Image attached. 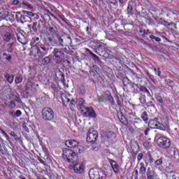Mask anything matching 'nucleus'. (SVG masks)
<instances>
[{"instance_id": "f257e3e1", "label": "nucleus", "mask_w": 179, "mask_h": 179, "mask_svg": "<svg viewBox=\"0 0 179 179\" xmlns=\"http://www.w3.org/2000/svg\"><path fill=\"white\" fill-rule=\"evenodd\" d=\"M63 156L66 162L71 163V164L69 166V169L73 170L76 174H82V173L85 171V165L76 162L78 160V154H76V152L71 149L66 148L63 150Z\"/></svg>"}, {"instance_id": "f03ea898", "label": "nucleus", "mask_w": 179, "mask_h": 179, "mask_svg": "<svg viewBox=\"0 0 179 179\" xmlns=\"http://www.w3.org/2000/svg\"><path fill=\"white\" fill-rule=\"evenodd\" d=\"M30 45H31V55H34V57H38V61L43 59V58L47 55L50 50L48 45H43L40 42H36L34 38H32Z\"/></svg>"}, {"instance_id": "7ed1b4c3", "label": "nucleus", "mask_w": 179, "mask_h": 179, "mask_svg": "<svg viewBox=\"0 0 179 179\" xmlns=\"http://www.w3.org/2000/svg\"><path fill=\"white\" fill-rule=\"evenodd\" d=\"M50 43L58 47H66L72 44V38L71 36H57L56 38H50Z\"/></svg>"}, {"instance_id": "20e7f679", "label": "nucleus", "mask_w": 179, "mask_h": 179, "mask_svg": "<svg viewBox=\"0 0 179 179\" xmlns=\"http://www.w3.org/2000/svg\"><path fill=\"white\" fill-rule=\"evenodd\" d=\"M65 52H68V49L66 48H55L52 52V54H53V61L57 64H61L65 58Z\"/></svg>"}, {"instance_id": "39448f33", "label": "nucleus", "mask_w": 179, "mask_h": 179, "mask_svg": "<svg viewBox=\"0 0 179 179\" xmlns=\"http://www.w3.org/2000/svg\"><path fill=\"white\" fill-rule=\"evenodd\" d=\"M15 19L17 22H20V23H24L28 22V20H31V17L34 16L32 12L22 10L15 13Z\"/></svg>"}, {"instance_id": "423d86ee", "label": "nucleus", "mask_w": 179, "mask_h": 179, "mask_svg": "<svg viewBox=\"0 0 179 179\" xmlns=\"http://www.w3.org/2000/svg\"><path fill=\"white\" fill-rule=\"evenodd\" d=\"M157 143L162 149H169L171 146V141L167 138L161 136L159 134H156Z\"/></svg>"}, {"instance_id": "0eeeda50", "label": "nucleus", "mask_w": 179, "mask_h": 179, "mask_svg": "<svg viewBox=\"0 0 179 179\" xmlns=\"http://www.w3.org/2000/svg\"><path fill=\"white\" fill-rule=\"evenodd\" d=\"M89 177L90 179H106L107 175L100 169H92L89 171Z\"/></svg>"}, {"instance_id": "6e6552de", "label": "nucleus", "mask_w": 179, "mask_h": 179, "mask_svg": "<svg viewBox=\"0 0 179 179\" xmlns=\"http://www.w3.org/2000/svg\"><path fill=\"white\" fill-rule=\"evenodd\" d=\"M55 114L52 108L45 107L42 110V118L45 121H52L54 120Z\"/></svg>"}, {"instance_id": "1a4fd4ad", "label": "nucleus", "mask_w": 179, "mask_h": 179, "mask_svg": "<svg viewBox=\"0 0 179 179\" xmlns=\"http://www.w3.org/2000/svg\"><path fill=\"white\" fill-rule=\"evenodd\" d=\"M97 138H99L97 131L94 130V129H90L87 134V141L90 143H94L97 141Z\"/></svg>"}, {"instance_id": "9d476101", "label": "nucleus", "mask_w": 179, "mask_h": 179, "mask_svg": "<svg viewBox=\"0 0 179 179\" xmlns=\"http://www.w3.org/2000/svg\"><path fill=\"white\" fill-rule=\"evenodd\" d=\"M168 153L171 156V157H173L174 162H179V151L176 148H171L168 150Z\"/></svg>"}, {"instance_id": "9b49d317", "label": "nucleus", "mask_w": 179, "mask_h": 179, "mask_svg": "<svg viewBox=\"0 0 179 179\" xmlns=\"http://www.w3.org/2000/svg\"><path fill=\"white\" fill-rule=\"evenodd\" d=\"M48 41H50V38H56V37H57L58 36V31L57 30V27H50L48 28Z\"/></svg>"}, {"instance_id": "f8f14e48", "label": "nucleus", "mask_w": 179, "mask_h": 179, "mask_svg": "<svg viewBox=\"0 0 179 179\" xmlns=\"http://www.w3.org/2000/svg\"><path fill=\"white\" fill-rule=\"evenodd\" d=\"M84 115L85 117H91L92 118H96V117L97 116L96 112L94 111V109H93V108L92 107H86L85 108Z\"/></svg>"}, {"instance_id": "ddd939ff", "label": "nucleus", "mask_w": 179, "mask_h": 179, "mask_svg": "<svg viewBox=\"0 0 179 179\" xmlns=\"http://www.w3.org/2000/svg\"><path fill=\"white\" fill-rule=\"evenodd\" d=\"M108 163H110L111 168L113 169L114 173L115 174H118V173H120V165H118V164H117V162H115V160L108 158Z\"/></svg>"}, {"instance_id": "4468645a", "label": "nucleus", "mask_w": 179, "mask_h": 179, "mask_svg": "<svg viewBox=\"0 0 179 179\" xmlns=\"http://www.w3.org/2000/svg\"><path fill=\"white\" fill-rule=\"evenodd\" d=\"M66 146L67 148H78V145H79V142L76 141V140H69L65 143Z\"/></svg>"}, {"instance_id": "2eb2a0df", "label": "nucleus", "mask_w": 179, "mask_h": 179, "mask_svg": "<svg viewBox=\"0 0 179 179\" xmlns=\"http://www.w3.org/2000/svg\"><path fill=\"white\" fill-rule=\"evenodd\" d=\"M0 59L1 62H10V61H12V55L7 53H3L0 56Z\"/></svg>"}, {"instance_id": "dca6fc26", "label": "nucleus", "mask_w": 179, "mask_h": 179, "mask_svg": "<svg viewBox=\"0 0 179 179\" xmlns=\"http://www.w3.org/2000/svg\"><path fill=\"white\" fill-rule=\"evenodd\" d=\"M4 78L6 79V81L10 85H12L13 83V80H15V76L13 75H10L8 73H4Z\"/></svg>"}, {"instance_id": "f3484780", "label": "nucleus", "mask_w": 179, "mask_h": 179, "mask_svg": "<svg viewBox=\"0 0 179 179\" xmlns=\"http://www.w3.org/2000/svg\"><path fill=\"white\" fill-rule=\"evenodd\" d=\"M108 99V96H107V91H106L104 95L98 96L99 103H106Z\"/></svg>"}, {"instance_id": "a211bd4d", "label": "nucleus", "mask_w": 179, "mask_h": 179, "mask_svg": "<svg viewBox=\"0 0 179 179\" xmlns=\"http://www.w3.org/2000/svg\"><path fill=\"white\" fill-rule=\"evenodd\" d=\"M3 41H6V43H9V41H10L12 39V34H10L9 32L3 34Z\"/></svg>"}, {"instance_id": "6ab92c4d", "label": "nucleus", "mask_w": 179, "mask_h": 179, "mask_svg": "<svg viewBox=\"0 0 179 179\" xmlns=\"http://www.w3.org/2000/svg\"><path fill=\"white\" fill-rule=\"evenodd\" d=\"M106 96H108V101L110 103V106H114L115 104V101H114V98L111 96V92L106 91Z\"/></svg>"}, {"instance_id": "aec40b11", "label": "nucleus", "mask_w": 179, "mask_h": 179, "mask_svg": "<svg viewBox=\"0 0 179 179\" xmlns=\"http://www.w3.org/2000/svg\"><path fill=\"white\" fill-rule=\"evenodd\" d=\"M13 42L11 43H8L5 47L6 51H8L9 54H12L13 52Z\"/></svg>"}, {"instance_id": "412c9836", "label": "nucleus", "mask_w": 179, "mask_h": 179, "mask_svg": "<svg viewBox=\"0 0 179 179\" xmlns=\"http://www.w3.org/2000/svg\"><path fill=\"white\" fill-rule=\"evenodd\" d=\"M9 16L8 11L2 10L0 11V18L4 19V20H8V17Z\"/></svg>"}, {"instance_id": "4be33fe9", "label": "nucleus", "mask_w": 179, "mask_h": 179, "mask_svg": "<svg viewBox=\"0 0 179 179\" xmlns=\"http://www.w3.org/2000/svg\"><path fill=\"white\" fill-rule=\"evenodd\" d=\"M141 120H143V121L145 122V124H148V122H149V117L148 115V112L144 111L142 114H141Z\"/></svg>"}, {"instance_id": "5701e85b", "label": "nucleus", "mask_w": 179, "mask_h": 179, "mask_svg": "<svg viewBox=\"0 0 179 179\" xmlns=\"http://www.w3.org/2000/svg\"><path fill=\"white\" fill-rule=\"evenodd\" d=\"M23 82V76L21 74H17L15 79V83L16 85H19V83H22Z\"/></svg>"}, {"instance_id": "b1692460", "label": "nucleus", "mask_w": 179, "mask_h": 179, "mask_svg": "<svg viewBox=\"0 0 179 179\" xmlns=\"http://www.w3.org/2000/svg\"><path fill=\"white\" fill-rule=\"evenodd\" d=\"M51 62V57L50 56H47L42 59V64L44 66L48 65Z\"/></svg>"}, {"instance_id": "393cba45", "label": "nucleus", "mask_w": 179, "mask_h": 179, "mask_svg": "<svg viewBox=\"0 0 179 179\" xmlns=\"http://www.w3.org/2000/svg\"><path fill=\"white\" fill-rule=\"evenodd\" d=\"M40 25H38V22H34L32 23V27H31V30L34 33H37L38 31V27H39Z\"/></svg>"}, {"instance_id": "a878e982", "label": "nucleus", "mask_w": 179, "mask_h": 179, "mask_svg": "<svg viewBox=\"0 0 179 179\" xmlns=\"http://www.w3.org/2000/svg\"><path fill=\"white\" fill-rule=\"evenodd\" d=\"M10 114L12 115V117H19L20 115H22V111L20 110H17L15 113L14 111L10 112Z\"/></svg>"}, {"instance_id": "bb28decb", "label": "nucleus", "mask_w": 179, "mask_h": 179, "mask_svg": "<svg viewBox=\"0 0 179 179\" xmlns=\"http://www.w3.org/2000/svg\"><path fill=\"white\" fill-rule=\"evenodd\" d=\"M157 120H159V118H155V120H150L148 122V127H150V128H152L153 129V128H155V125Z\"/></svg>"}, {"instance_id": "cd10ccee", "label": "nucleus", "mask_w": 179, "mask_h": 179, "mask_svg": "<svg viewBox=\"0 0 179 179\" xmlns=\"http://www.w3.org/2000/svg\"><path fill=\"white\" fill-rule=\"evenodd\" d=\"M62 100L63 103H69V101H71V99H69V98H68V96L64 93L62 94Z\"/></svg>"}, {"instance_id": "c85d7f7f", "label": "nucleus", "mask_w": 179, "mask_h": 179, "mask_svg": "<svg viewBox=\"0 0 179 179\" xmlns=\"http://www.w3.org/2000/svg\"><path fill=\"white\" fill-rule=\"evenodd\" d=\"M80 110H82V111L85 112V109L86 108V107H85V99H80Z\"/></svg>"}, {"instance_id": "c756f323", "label": "nucleus", "mask_w": 179, "mask_h": 179, "mask_svg": "<svg viewBox=\"0 0 179 179\" xmlns=\"http://www.w3.org/2000/svg\"><path fill=\"white\" fill-rule=\"evenodd\" d=\"M91 54L92 59L94 61V62H97V64H100V62H101V61H100V58L99 57V56L96 55L94 53Z\"/></svg>"}, {"instance_id": "7c9ffc66", "label": "nucleus", "mask_w": 179, "mask_h": 179, "mask_svg": "<svg viewBox=\"0 0 179 179\" xmlns=\"http://www.w3.org/2000/svg\"><path fill=\"white\" fill-rule=\"evenodd\" d=\"M141 168H140V171L141 172L142 174H146V167H145V164L143 162H141L140 164Z\"/></svg>"}, {"instance_id": "2f4dec72", "label": "nucleus", "mask_w": 179, "mask_h": 179, "mask_svg": "<svg viewBox=\"0 0 179 179\" xmlns=\"http://www.w3.org/2000/svg\"><path fill=\"white\" fill-rule=\"evenodd\" d=\"M165 83L170 87H173L174 86V81L171 80V79L165 80Z\"/></svg>"}, {"instance_id": "473e14b6", "label": "nucleus", "mask_w": 179, "mask_h": 179, "mask_svg": "<svg viewBox=\"0 0 179 179\" xmlns=\"http://www.w3.org/2000/svg\"><path fill=\"white\" fill-rule=\"evenodd\" d=\"M57 75H59L60 80H62V82H65V76L64 75V73L61 71V70L58 71Z\"/></svg>"}, {"instance_id": "72a5a7b5", "label": "nucleus", "mask_w": 179, "mask_h": 179, "mask_svg": "<svg viewBox=\"0 0 179 179\" xmlns=\"http://www.w3.org/2000/svg\"><path fill=\"white\" fill-rule=\"evenodd\" d=\"M133 11H134V8L132 7V5L128 4V6H127L128 15H132Z\"/></svg>"}, {"instance_id": "f704fd0d", "label": "nucleus", "mask_w": 179, "mask_h": 179, "mask_svg": "<svg viewBox=\"0 0 179 179\" xmlns=\"http://www.w3.org/2000/svg\"><path fill=\"white\" fill-rule=\"evenodd\" d=\"M140 103H141V104H145L146 103V96L145 95H142L140 98Z\"/></svg>"}, {"instance_id": "c9c22d12", "label": "nucleus", "mask_w": 179, "mask_h": 179, "mask_svg": "<svg viewBox=\"0 0 179 179\" xmlns=\"http://www.w3.org/2000/svg\"><path fill=\"white\" fill-rule=\"evenodd\" d=\"M150 38H151V40H155V41H157V43H159V41H162V39L160 38L156 37L155 36V35H150Z\"/></svg>"}, {"instance_id": "e433bc0d", "label": "nucleus", "mask_w": 179, "mask_h": 179, "mask_svg": "<svg viewBox=\"0 0 179 179\" xmlns=\"http://www.w3.org/2000/svg\"><path fill=\"white\" fill-rule=\"evenodd\" d=\"M157 129H159L160 131H166V127L164 126V124L159 122Z\"/></svg>"}, {"instance_id": "4c0bfd02", "label": "nucleus", "mask_w": 179, "mask_h": 179, "mask_svg": "<svg viewBox=\"0 0 179 179\" xmlns=\"http://www.w3.org/2000/svg\"><path fill=\"white\" fill-rule=\"evenodd\" d=\"M20 36L22 37H23V35H22V34H17V40H18L19 43H21V44H23L24 45L26 44V43L23 42V39L21 38Z\"/></svg>"}, {"instance_id": "58836bf2", "label": "nucleus", "mask_w": 179, "mask_h": 179, "mask_svg": "<svg viewBox=\"0 0 179 179\" xmlns=\"http://www.w3.org/2000/svg\"><path fill=\"white\" fill-rule=\"evenodd\" d=\"M124 29L125 30H131V29H132V24L129 23L125 24L124 25Z\"/></svg>"}, {"instance_id": "ea45409f", "label": "nucleus", "mask_w": 179, "mask_h": 179, "mask_svg": "<svg viewBox=\"0 0 179 179\" xmlns=\"http://www.w3.org/2000/svg\"><path fill=\"white\" fill-rule=\"evenodd\" d=\"M162 163H163L162 159H157V161L155 162V166H161Z\"/></svg>"}, {"instance_id": "a19ab883", "label": "nucleus", "mask_w": 179, "mask_h": 179, "mask_svg": "<svg viewBox=\"0 0 179 179\" xmlns=\"http://www.w3.org/2000/svg\"><path fill=\"white\" fill-rule=\"evenodd\" d=\"M10 108H15V107H16V103L15 102V101L13 100L10 101Z\"/></svg>"}, {"instance_id": "79ce46f5", "label": "nucleus", "mask_w": 179, "mask_h": 179, "mask_svg": "<svg viewBox=\"0 0 179 179\" xmlns=\"http://www.w3.org/2000/svg\"><path fill=\"white\" fill-rule=\"evenodd\" d=\"M129 79H128V77H124L122 79V82L125 85V83H127L128 85V83H129Z\"/></svg>"}, {"instance_id": "37998d69", "label": "nucleus", "mask_w": 179, "mask_h": 179, "mask_svg": "<svg viewBox=\"0 0 179 179\" xmlns=\"http://www.w3.org/2000/svg\"><path fill=\"white\" fill-rule=\"evenodd\" d=\"M110 3H112V5H114V6H117L118 5V1L117 0H109Z\"/></svg>"}, {"instance_id": "c03bdc74", "label": "nucleus", "mask_w": 179, "mask_h": 179, "mask_svg": "<svg viewBox=\"0 0 179 179\" xmlns=\"http://www.w3.org/2000/svg\"><path fill=\"white\" fill-rule=\"evenodd\" d=\"M100 48H101V45H99L97 50H94L95 54H97L98 55H101V53H100Z\"/></svg>"}, {"instance_id": "a18cd8bd", "label": "nucleus", "mask_w": 179, "mask_h": 179, "mask_svg": "<svg viewBox=\"0 0 179 179\" xmlns=\"http://www.w3.org/2000/svg\"><path fill=\"white\" fill-rule=\"evenodd\" d=\"M152 177L153 176V175H152V171H150V168H148V171H147V177Z\"/></svg>"}, {"instance_id": "49530a36", "label": "nucleus", "mask_w": 179, "mask_h": 179, "mask_svg": "<svg viewBox=\"0 0 179 179\" xmlns=\"http://www.w3.org/2000/svg\"><path fill=\"white\" fill-rule=\"evenodd\" d=\"M143 158V153H140L137 156V159L138 162H141V160H142V159Z\"/></svg>"}, {"instance_id": "de8ad7c7", "label": "nucleus", "mask_w": 179, "mask_h": 179, "mask_svg": "<svg viewBox=\"0 0 179 179\" xmlns=\"http://www.w3.org/2000/svg\"><path fill=\"white\" fill-rule=\"evenodd\" d=\"M128 85H129L131 87H135V85L138 86L137 84H135L134 83H132V81L131 80L129 81Z\"/></svg>"}, {"instance_id": "09e8293b", "label": "nucleus", "mask_w": 179, "mask_h": 179, "mask_svg": "<svg viewBox=\"0 0 179 179\" xmlns=\"http://www.w3.org/2000/svg\"><path fill=\"white\" fill-rule=\"evenodd\" d=\"M60 19H62V20H63V22H66V20L65 17H64V15L61 14V13H59L58 15Z\"/></svg>"}, {"instance_id": "8fccbe9b", "label": "nucleus", "mask_w": 179, "mask_h": 179, "mask_svg": "<svg viewBox=\"0 0 179 179\" xmlns=\"http://www.w3.org/2000/svg\"><path fill=\"white\" fill-rule=\"evenodd\" d=\"M149 131H150V129L149 127H147L146 129L144 131V135H145V136H148V135H149Z\"/></svg>"}, {"instance_id": "3c124183", "label": "nucleus", "mask_w": 179, "mask_h": 179, "mask_svg": "<svg viewBox=\"0 0 179 179\" xmlns=\"http://www.w3.org/2000/svg\"><path fill=\"white\" fill-rule=\"evenodd\" d=\"M148 157H149V163L152 164V163H154V162H155V159L152 157V155H150L148 156Z\"/></svg>"}, {"instance_id": "603ef678", "label": "nucleus", "mask_w": 179, "mask_h": 179, "mask_svg": "<svg viewBox=\"0 0 179 179\" xmlns=\"http://www.w3.org/2000/svg\"><path fill=\"white\" fill-rule=\"evenodd\" d=\"M159 124L160 122H159V120H157V122H155V128H153V129H157Z\"/></svg>"}, {"instance_id": "864d4df0", "label": "nucleus", "mask_w": 179, "mask_h": 179, "mask_svg": "<svg viewBox=\"0 0 179 179\" xmlns=\"http://www.w3.org/2000/svg\"><path fill=\"white\" fill-rule=\"evenodd\" d=\"M157 101H159V103H163V99L162 98V96H157Z\"/></svg>"}, {"instance_id": "5fc2aeb1", "label": "nucleus", "mask_w": 179, "mask_h": 179, "mask_svg": "<svg viewBox=\"0 0 179 179\" xmlns=\"http://www.w3.org/2000/svg\"><path fill=\"white\" fill-rule=\"evenodd\" d=\"M145 93H147V95H148V97H152V94L149 92V90H148L146 88H145Z\"/></svg>"}, {"instance_id": "6e6d98bb", "label": "nucleus", "mask_w": 179, "mask_h": 179, "mask_svg": "<svg viewBox=\"0 0 179 179\" xmlns=\"http://www.w3.org/2000/svg\"><path fill=\"white\" fill-rule=\"evenodd\" d=\"M111 135H114L113 131H109L107 134V138H111Z\"/></svg>"}, {"instance_id": "4d7b16f0", "label": "nucleus", "mask_w": 179, "mask_h": 179, "mask_svg": "<svg viewBox=\"0 0 179 179\" xmlns=\"http://www.w3.org/2000/svg\"><path fill=\"white\" fill-rule=\"evenodd\" d=\"M10 136H13V138H17V135L15 133V131H11L10 132Z\"/></svg>"}, {"instance_id": "13d9d810", "label": "nucleus", "mask_w": 179, "mask_h": 179, "mask_svg": "<svg viewBox=\"0 0 179 179\" xmlns=\"http://www.w3.org/2000/svg\"><path fill=\"white\" fill-rule=\"evenodd\" d=\"M162 24H164V26H170V24L167 21L162 22Z\"/></svg>"}, {"instance_id": "bf43d9fd", "label": "nucleus", "mask_w": 179, "mask_h": 179, "mask_svg": "<svg viewBox=\"0 0 179 179\" xmlns=\"http://www.w3.org/2000/svg\"><path fill=\"white\" fill-rule=\"evenodd\" d=\"M71 104L72 106H76V101H75V99H72V100L71 101Z\"/></svg>"}, {"instance_id": "052dcab7", "label": "nucleus", "mask_w": 179, "mask_h": 179, "mask_svg": "<svg viewBox=\"0 0 179 179\" xmlns=\"http://www.w3.org/2000/svg\"><path fill=\"white\" fill-rule=\"evenodd\" d=\"M15 101H17V103H20L22 101L20 98H19L17 96H16V98L15 99Z\"/></svg>"}, {"instance_id": "680f3d73", "label": "nucleus", "mask_w": 179, "mask_h": 179, "mask_svg": "<svg viewBox=\"0 0 179 179\" xmlns=\"http://www.w3.org/2000/svg\"><path fill=\"white\" fill-rule=\"evenodd\" d=\"M127 118L124 116H122V120H120L121 122L124 124V122L126 121Z\"/></svg>"}, {"instance_id": "e2e57ef3", "label": "nucleus", "mask_w": 179, "mask_h": 179, "mask_svg": "<svg viewBox=\"0 0 179 179\" xmlns=\"http://www.w3.org/2000/svg\"><path fill=\"white\" fill-rule=\"evenodd\" d=\"M156 74L158 75V76H160V75L162 74V71H160V69H158Z\"/></svg>"}, {"instance_id": "0e129e2a", "label": "nucleus", "mask_w": 179, "mask_h": 179, "mask_svg": "<svg viewBox=\"0 0 179 179\" xmlns=\"http://www.w3.org/2000/svg\"><path fill=\"white\" fill-rule=\"evenodd\" d=\"M86 31L87 32V34H90V28L89 27H87Z\"/></svg>"}, {"instance_id": "69168bd1", "label": "nucleus", "mask_w": 179, "mask_h": 179, "mask_svg": "<svg viewBox=\"0 0 179 179\" xmlns=\"http://www.w3.org/2000/svg\"><path fill=\"white\" fill-rule=\"evenodd\" d=\"M93 68H94V70L95 71V72H97L99 71V66H94Z\"/></svg>"}, {"instance_id": "338daca9", "label": "nucleus", "mask_w": 179, "mask_h": 179, "mask_svg": "<svg viewBox=\"0 0 179 179\" xmlns=\"http://www.w3.org/2000/svg\"><path fill=\"white\" fill-rule=\"evenodd\" d=\"M0 153L1 155H5V151L3 150V149L0 148Z\"/></svg>"}, {"instance_id": "774afa93", "label": "nucleus", "mask_w": 179, "mask_h": 179, "mask_svg": "<svg viewBox=\"0 0 179 179\" xmlns=\"http://www.w3.org/2000/svg\"><path fill=\"white\" fill-rule=\"evenodd\" d=\"M135 174H136L135 179H138V170L135 171Z\"/></svg>"}]
</instances>
